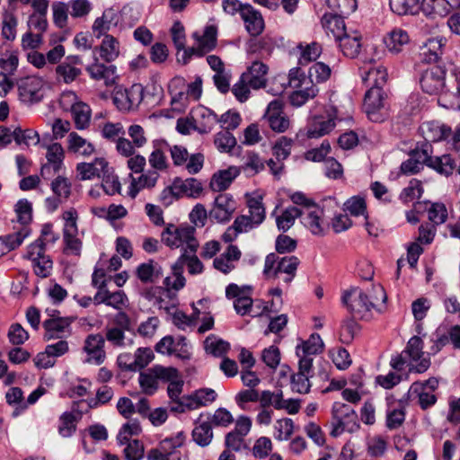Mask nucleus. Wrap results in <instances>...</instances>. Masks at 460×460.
Masks as SVG:
<instances>
[{"label": "nucleus", "instance_id": "ddd939ff", "mask_svg": "<svg viewBox=\"0 0 460 460\" xmlns=\"http://www.w3.org/2000/svg\"><path fill=\"white\" fill-rule=\"evenodd\" d=\"M236 208V201L231 194L220 193L215 198L208 216L217 223L226 224L231 220Z\"/></svg>", "mask_w": 460, "mask_h": 460}, {"label": "nucleus", "instance_id": "9d476101", "mask_svg": "<svg viewBox=\"0 0 460 460\" xmlns=\"http://www.w3.org/2000/svg\"><path fill=\"white\" fill-rule=\"evenodd\" d=\"M172 163L175 166H185L190 174H196L204 165V155L201 153L190 155L183 146L174 145L169 148Z\"/></svg>", "mask_w": 460, "mask_h": 460}, {"label": "nucleus", "instance_id": "8fccbe9b", "mask_svg": "<svg viewBox=\"0 0 460 460\" xmlns=\"http://www.w3.org/2000/svg\"><path fill=\"white\" fill-rule=\"evenodd\" d=\"M186 435L183 431H180L174 436L161 440L158 444V447L169 456L173 457L174 456H181V454L177 452L176 449L181 447L184 445Z\"/></svg>", "mask_w": 460, "mask_h": 460}, {"label": "nucleus", "instance_id": "20e7f679", "mask_svg": "<svg viewBox=\"0 0 460 460\" xmlns=\"http://www.w3.org/2000/svg\"><path fill=\"white\" fill-rule=\"evenodd\" d=\"M299 260L296 256L279 258L275 253H270L265 258L263 273L269 279H276L284 274L283 280L289 283L296 276Z\"/></svg>", "mask_w": 460, "mask_h": 460}, {"label": "nucleus", "instance_id": "39448f33", "mask_svg": "<svg viewBox=\"0 0 460 460\" xmlns=\"http://www.w3.org/2000/svg\"><path fill=\"white\" fill-rule=\"evenodd\" d=\"M358 428L355 411L348 404L335 402L332 410L330 435L337 438L345 431L353 432Z\"/></svg>", "mask_w": 460, "mask_h": 460}, {"label": "nucleus", "instance_id": "4d7b16f0", "mask_svg": "<svg viewBox=\"0 0 460 460\" xmlns=\"http://www.w3.org/2000/svg\"><path fill=\"white\" fill-rule=\"evenodd\" d=\"M99 130L101 135L106 140L115 142L116 146H118V141L123 137L124 128L120 122H104L99 125Z\"/></svg>", "mask_w": 460, "mask_h": 460}, {"label": "nucleus", "instance_id": "37998d69", "mask_svg": "<svg viewBox=\"0 0 460 460\" xmlns=\"http://www.w3.org/2000/svg\"><path fill=\"white\" fill-rule=\"evenodd\" d=\"M193 120L195 122V128L199 133L206 134L210 132L218 123V117L212 111L200 108L199 110V117Z\"/></svg>", "mask_w": 460, "mask_h": 460}, {"label": "nucleus", "instance_id": "ea45409f", "mask_svg": "<svg viewBox=\"0 0 460 460\" xmlns=\"http://www.w3.org/2000/svg\"><path fill=\"white\" fill-rule=\"evenodd\" d=\"M247 207L249 209V217L256 224L260 226L266 217V209L262 202V196L260 194H254L246 197Z\"/></svg>", "mask_w": 460, "mask_h": 460}, {"label": "nucleus", "instance_id": "412c9836", "mask_svg": "<svg viewBox=\"0 0 460 460\" xmlns=\"http://www.w3.org/2000/svg\"><path fill=\"white\" fill-rule=\"evenodd\" d=\"M420 132L427 142L432 143L447 140L452 135L451 128L438 120L423 122Z\"/></svg>", "mask_w": 460, "mask_h": 460}, {"label": "nucleus", "instance_id": "3c124183", "mask_svg": "<svg viewBox=\"0 0 460 460\" xmlns=\"http://www.w3.org/2000/svg\"><path fill=\"white\" fill-rule=\"evenodd\" d=\"M116 23L113 22V13L111 10L103 12L102 15L101 17H98L94 20L92 31L93 35L96 38H101L105 35H109L108 31L111 30L112 25H115Z\"/></svg>", "mask_w": 460, "mask_h": 460}, {"label": "nucleus", "instance_id": "4be33fe9", "mask_svg": "<svg viewBox=\"0 0 460 460\" xmlns=\"http://www.w3.org/2000/svg\"><path fill=\"white\" fill-rule=\"evenodd\" d=\"M241 257L242 252L238 246L229 244L223 253L214 259L213 266L217 270L226 275L236 268V263Z\"/></svg>", "mask_w": 460, "mask_h": 460}, {"label": "nucleus", "instance_id": "1a4fd4ad", "mask_svg": "<svg viewBox=\"0 0 460 460\" xmlns=\"http://www.w3.org/2000/svg\"><path fill=\"white\" fill-rule=\"evenodd\" d=\"M217 29L215 25L206 26L201 33L195 31L192 34L195 44L185 49V55L188 58H191L192 56L203 57L216 48L217 41Z\"/></svg>", "mask_w": 460, "mask_h": 460}, {"label": "nucleus", "instance_id": "5fc2aeb1", "mask_svg": "<svg viewBox=\"0 0 460 460\" xmlns=\"http://www.w3.org/2000/svg\"><path fill=\"white\" fill-rule=\"evenodd\" d=\"M390 8L398 15L416 14L420 10V0H390Z\"/></svg>", "mask_w": 460, "mask_h": 460}, {"label": "nucleus", "instance_id": "603ef678", "mask_svg": "<svg viewBox=\"0 0 460 460\" xmlns=\"http://www.w3.org/2000/svg\"><path fill=\"white\" fill-rule=\"evenodd\" d=\"M5 399L9 405L14 407L13 416H18L28 408L23 392L20 387H11L5 394Z\"/></svg>", "mask_w": 460, "mask_h": 460}, {"label": "nucleus", "instance_id": "bb28decb", "mask_svg": "<svg viewBox=\"0 0 460 460\" xmlns=\"http://www.w3.org/2000/svg\"><path fill=\"white\" fill-rule=\"evenodd\" d=\"M137 177L130 175V186L128 194L131 198H135L137 194L144 189H152L155 186L159 174L155 171H146L140 172Z\"/></svg>", "mask_w": 460, "mask_h": 460}, {"label": "nucleus", "instance_id": "f3484780", "mask_svg": "<svg viewBox=\"0 0 460 460\" xmlns=\"http://www.w3.org/2000/svg\"><path fill=\"white\" fill-rule=\"evenodd\" d=\"M144 96V88L141 84H133L130 88L115 93L113 102L120 111L133 110L141 103Z\"/></svg>", "mask_w": 460, "mask_h": 460}, {"label": "nucleus", "instance_id": "2f4dec72", "mask_svg": "<svg viewBox=\"0 0 460 460\" xmlns=\"http://www.w3.org/2000/svg\"><path fill=\"white\" fill-rule=\"evenodd\" d=\"M242 19L244 22L247 31L252 36L260 35L264 29V21L260 12L251 5L242 9Z\"/></svg>", "mask_w": 460, "mask_h": 460}, {"label": "nucleus", "instance_id": "b1692460", "mask_svg": "<svg viewBox=\"0 0 460 460\" xmlns=\"http://www.w3.org/2000/svg\"><path fill=\"white\" fill-rule=\"evenodd\" d=\"M301 217L303 218L304 225L312 232V234H323L325 228L323 209L317 204L310 207L308 209L301 210Z\"/></svg>", "mask_w": 460, "mask_h": 460}, {"label": "nucleus", "instance_id": "864d4df0", "mask_svg": "<svg viewBox=\"0 0 460 460\" xmlns=\"http://www.w3.org/2000/svg\"><path fill=\"white\" fill-rule=\"evenodd\" d=\"M301 217V210L294 206L288 207L276 217V224L279 230L284 232L290 229L296 218Z\"/></svg>", "mask_w": 460, "mask_h": 460}, {"label": "nucleus", "instance_id": "6ab92c4d", "mask_svg": "<svg viewBox=\"0 0 460 460\" xmlns=\"http://www.w3.org/2000/svg\"><path fill=\"white\" fill-rule=\"evenodd\" d=\"M85 70L93 80H102L106 86H112L118 79L116 66L102 63L95 55H93V62L89 64Z\"/></svg>", "mask_w": 460, "mask_h": 460}, {"label": "nucleus", "instance_id": "0eeeda50", "mask_svg": "<svg viewBox=\"0 0 460 460\" xmlns=\"http://www.w3.org/2000/svg\"><path fill=\"white\" fill-rule=\"evenodd\" d=\"M424 343L420 337H411L403 352L409 361V371L417 374L425 373L431 365L429 354H425Z\"/></svg>", "mask_w": 460, "mask_h": 460}, {"label": "nucleus", "instance_id": "aec40b11", "mask_svg": "<svg viewBox=\"0 0 460 460\" xmlns=\"http://www.w3.org/2000/svg\"><path fill=\"white\" fill-rule=\"evenodd\" d=\"M109 169V163L104 157H96L91 163L76 164V174L81 181H89L104 176Z\"/></svg>", "mask_w": 460, "mask_h": 460}, {"label": "nucleus", "instance_id": "a18cd8bd", "mask_svg": "<svg viewBox=\"0 0 460 460\" xmlns=\"http://www.w3.org/2000/svg\"><path fill=\"white\" fill-rule=\"evenodd\" d=\"M138 384L142 393L147 395L154 394L157 389L159 381L155 370V367H152L146 371H142L138 376Z\"/></svg>", "mask_w": 460, "mask_h": 460}, {"label": "nucleus", "instance_id": "6e6552de", "mask_svg": "<svg viewBox=\"0 0 460 460\" xmlns=\"http://www.w3.org/2000/svg\"><path fill=\"white\" fill-rule=\"evenodd\" d=\"M128 137H121L118 141L116 151L123 157L133 155L137 149H142L148 144L146 129L139 124H132L128 128Z\"/></svg>", "mask_w": 460, "mask_h": 460}, {"label": "nucleus", "instance_id": "49530a36", "mask_svg": "<svg viewBox=\"0 0 460 460\" xmlns=\"http://www.w3.org/2000/svg\"><path fill=\"white\" fill-rule=\"evenodd\" d=\"M420 7L427 16L433 18L445 17L450 13L446 0H423Z\"/></svg>", "mask_w": 460, "mask_h": 460}, {"label": "nucleus", "instance_id": "dca6fc26", "mask_svg": "<svg viewBox=\"0 0 460 460\" xmlns=\"http://www.w3.org/2000/svg\"><path fill=\"white\" fill-rule=\"evenodd\" d=\"M264 119L275 132H285L290 126L289 119L284 112V103L278 99L269 103Z\"/></svg>", "mask_w": 460, "mask_h": 460}, {"label": "nucleus", "instance_id": "f257e3e1", "mask_svg": "<svg viewBox=\"0 0 460 460\" xmlns=\"http://www.w3.org/2000/svg\"><path fill=\"white\" fill-rule=\"evenodd\" d=\"M342 303L354 319L368 320L372 310L382 311L387 299L385 288L379 285H371L366 289L354 287L345 290Z\"/></svg>", "mask_w": 460, "mask_h": 460}, {"label": "nucleus", "instance_id": "cd10ccee", "mask_svg": "<svg viewBox=\"0 0 460 460\" xmlns=\"http://www.w3.org/2000/svg\"><path fill=\"white\" fill-rule=\"evenodd\" d=\"M321 22L326 35L333 37L335 40L341 39L347 32L341 14L325 13L322 17Z\"/></svg>", "mask_w": 460, "mask_h": 460}, {"label": "nucleus", "instance_id": "de8ad7c7", "mask_svg": "<svg viewBox=\"0 0 460 460\" xmlns=\"http://www.w3.org/2000/svg\"><path fill=\"white\" fill-rule=\"evenodd\" d=\"M75 127L79 130L86 129L90 125L92 110L90 106L82 102L71 111Z\"/></svg>", "mask_w": 460, "mask_h": 460}, {"label": "nucleus", "instance_id": "f8f14e48", "mask_svg": "<svg viewBox=\"0 0 460 460\" xmlns=\"http://www.w3.org/2000/svg\"><path fill=\"white\" fill-rule=\"evenodd\" d=\"M364 109L369 119L382 121L385 116L386 101L380 87H370L364 98Z\"/></svg>", "mask_w": 460, "mask_h": 460}, {"label": "nucleus", "instance_id": "e433bc0d", "mask_svg": "<svg viewBox=\"0 0 460 460\" xmlns=\"http://www.w3.org/2000/svg\"><path fill=\"white\" fill-rule=\"evenodd\" d=\"M387 49L397 54L402 50V48L410 42V37L407 31L402 29H394L384 39Z\"/></svg>", "mask_w": 460, "mask_h": 460}, {"label": "nucleus", "instance_id": "f03ea898", "mask_svg": "<svg viewBox=\"0 0 460 460\" xmlns=\"http://www.w3.org/2000/svg\"><path fill=\"white\" fill-rule=\"evenodd\" d=\"M111 280V276L108 275L104 269H94L92 274V286L97 292L93 296V303L96 305H105L116 310H124L128 306V297L122 290H109L108 283Z\"/></svg>", "mask_w": 460, "mask_h": 460}, {"label": "nucleus", "instance_id": "13d9d810", "mask_svg": "<svg viewBox=\"0 0 460 460\" xmlns=\"http://www.w3.org/2000/svg\"><path fill=\"white\" fill-rule=\"evenodd\" d=\"M429 167L438 173L448 176L453 173L456 168L455 160L448 155L432 157L429 160Z\"/></svg>", "mask_w": 460, "mask_h": 460}, {"label": "nucleus", "instance_id": "052dcab7", "mask_svg": "<svg viewBox=\"0 0 460 460\" xmlns=\"http://www.w3.org/2000/svg\"><path fill=\"white\" fill-rule=\"evenodd\" d=\"M58 434L63 438L71 437L76 430V417L72 411H66L59 417Z\"/></svg>", "mask_w": 460, "mask_h": 460}, {"label": "nucleus", "instance_id": "774afa93", "mask_svg": "<svg viewBox=\"0 0 460 460\" xmlns=\"http://www.w3.org/2000/svg\"><path fill=\"white\" fill-rule=\"evenodd\" d=\"M142 429L137 420L128 421L120 428L117 435V441L121 446L126 445L130 441L131 437L139 435Z\"/></svg>", "mask_w": 460, "mask_h": 460}, {"label": "nucleus", "instance_id": "a19ab883", "mask_svg": "<svg viewBox=\"0 0 460 460\" xmlns=\"http://www.w3.org/2000/svg\"><path fill=\"white\" fill-rule=\"evenodd\" d=\"M30 232L28 226H22L20 230L13 234L0 237V252L4 254L19 247L30 234Z\"/></svg>", "mask_w": 460, "mask_h": 460}, {"label": "nucleus", "instance_id": "2eb2a0df", "mask_svg": "<svg viewBox=\"0 0 460 460\" xmlns=\"http://www.w3.org/2000/svg\"><path fill=\"white\" fill-rule=\"evenodd\" d=\"M445 70L438 66L427 68L421 75L420 84L422 91L430 95L441 93L445 86Z\"/></svg>", "mask_w": 460, "mask_h": 460}, {"label": "nucleus", "instance_id": "393cba45", "mask_svg": "<svg viewBox=\"0 0 460 460\" xmlns=\"http://www.w3.org/2000/svg\"><path fill=\"white\" fill-rule=\"evenodd\" d=\"M269 67L261 61H254L242 75L248 80L252 89L264 88L267 83Z\"/></svg>", "mask_w": 460, "mask_h": 460}, {"label": "nucleus", "instance_id": "09e8293b", "mask_svg": "<svg viewBox=\"0 0 460 460\" xmlns=\"http://www.w3.org/2000/svg\"><path fill=\"white\" fill-rule=\"evenodd\" d=\"M204 349L207 353L214 357H223L229 350L230 344L221 338L211 334L204 341Z\"/></svg>", "mask_w": 460, "mask_h": 460}, {"label": "nucleus", "instance_id": "4468645a", "mask_svg": "<svg viewBox=\"0 0 460 460\" xmlns=\"http://www.w3.org/2000/svg\"><path fill=\"white\" fill-rule=\"evenodd\" d=\"M81 64L82 59L79 56H67L63 62L55 67L56 80L58 83L71 84L82 75V70L78 67Z\"/></svg>", "mask_w": 460, "mask_h": 460}, {"label": "nucleus", "instance_id": "423d86ee", "mask_svg": "<svg viewBox=\"0 0 460 460\" xmlns=\"http://www.w3.org/2000/svg\"><path fill=\"white\" fill-rule=\"evenodd\" d=\"M438 378L432 376L424 381L413 382L409 389V394L412 400H416L417 404L423 411L433 407L438 401L436 394L438 389Z\"/></svg>", "mask_w": 460, "mask_h": 460}, {"label": "nucleus", "instance_id": "c85d7f7f", "mask_svg": "<svg viewBox=\"0 0 460 460\" xmlns=\"http://www.w3.org/2000/svg\"><path fill=\"white\" fill-rule=\"evenodd\" d=\"M239 175L237 167L231 166L215 172L210 180L209 187L213 191L222 192L227 190L234 180Z\"/></svg>", "mask_w": 460, "mask_h": 460}, {"label": "nucleus", "instance_id": "338daca9", "mask_svg": "<svg viewBox=\"0 0 460 460\" xmlns=\"http://www.w3.org/2000/svg\"><path fill=\"white\" fill-rule=\"evenodd\" d=\"M388 77V74L386 68L384 66H377L369 69L366 75L363 76V80L368 83L371 87H380L386 83Z\"/></svg>", "mask_w": 460, "mask_h": 460}, {"label": "nucleus", "instance_id": "f704fd0d", "mask_svg": "<svg viewBox=\"0 0 460 460\" xmlns=\"http://www.w3.org/2000/svg\"><path fill=\"white\" fill-rule=\"evenodd\" d=\"M167 143L164 139L155 140L153 142V151L148 156V163L154 169L153 171H166L169 167L168 160L164 151Z\"/></svg>", "mask_w": 460, "mask_h": 460}, {"label": "nucleus", "instance_id": "bf43d9fd", "mask_svg": "<svg viewBox=\"0 0 460 460\" xmlns=\"http://www.w3.org/2000/svg\"><path fill=\"white\" fill-rule=\"evenodd\" d=\"M318 93V88L314 84L309 86H303L295 91L289 97L290 103L293 106L300 107L308 100L314 98Z\"/></svg>", "mask_w": 460, "mask_h": 460}, {"label": "nucleus", "instance_id": "69168bd1", "mask_svg": "<svg viewBox=\"0 0 460 460\" xmlns=\"http://www.w3.org/2000/svg\"><path fill=\"white\" fill-rule=\"evenodd\" d=\"M388 447V439L383 436L376 435L370 438L367 443V454L372 457L383 456Z\"/></svg>", "mask_w": 460, "mask_h": 460}, {"label": "nucleus", "instance_id": "5701e85b", "mask_svg": "<svg viewBox=\"0 0 460 460\" xmlns=\"http://www.w3.org/2000/svg\"><path fill=\"white\" fill-rule=\"evenodd\" d=\"M43 81L37 76H27L18 85L19 94L24 102H36L42 98Z\"/></svg>", "mask_w": 460, "mask_h": 460}, {"label": "nucleus", "instance_id": "c9c22d12", "mask_svg": "<svg viewBox=\"0 0 460 460\" xmlns=\"http://www.w3.org/2000/svg\"><path fill=\"white\" fill-rule=\"evenodd\" d=\"M336 41L339 42V46L346 57L353 58L359 54L361 49V35L358 31H352L351 33L346 32Z\"/></svg>", "mask_w": 460, "mask_h": 460}, {"label": "nucleus", "instance_id": "c03bdc74", "mask_svg": "<svg viewBox=\"0 0 460 460\" xmlns=\"http://www.w3.org/2000/svg\"><path fill=\"white\" fill-rule=\"evenodd\" d=\"M323 349V342L318 333H313L308 340L303 341L296 348V356H314L321 353Z\"/></svg>", "mask_w": 460, "mask_h": 460}, {"label": "nucleus", "instance_id": "4c0bfd02", "mask_svg": "<svg viewBox=\"0 0 460 460\" xmlns=\"http://www.w3.org/2000/svg\"><path fill=\"white\" fill-rule=\"evenodd\" d=\"M138 279L143 283H154L163 275L162 267L153 260L141 263L136 270Z\"/></svg>", "mask_w": 460, "mask_h": 460}, {"label": "nucleus", "instance_id": "6e6d98bb", "mask_svg": "<svg viewBox=\"0 0 460 460\" xmlns=\"http://www.w3.org/2000/svg\"><path fill=\"white\" fill-rule=\"evenodd\" d=\"M19 66V50L8 49L0 58L1 72L14 75Z\"/></svg>", "mask_w": 460, "mask_h": 460}, {"label": "nucleus", "instance_id": "a878e982", "mask_svg": "<svg viewBox=\"0 0 460 460\" xmlns=\"http://www.w3.org/2000/svg\"><path fill=\"white\" fill-rule=\"evenodd\" d=\"M93 55L96 53L100 54V58L107 62L111 63L118 58L120 52V43L112 35H105L101 44L96 46L93 50Z\"/></svg>", "mask_w": 460, "mask_h": 460}, {"label": "nucleus", "instance_id": "72a5a7b5", "mask_svg": "<svg viewBox=\"0 0 460 460\" xmlns=\"http://www.w3.org/2000/svg\"><path fill=\"white\" fill-rule=\"evenodd\" d=\"M446 39L435 37L429 39L421 48V56L428 63L438 62L444 54Z\"/></svg>", "mask_w": 460, "mask_h": 460}, {"label": "nucleus", "instance_id": "7ed1b4c3", "mask_svg": "<svg viewBox=\"0 0 460 460\" xmlns=\"http://www.w3.org/2000/svg\"><path fill=\"white\" fill-rule=\"evenodd\" d=\"M161 242L170 249H181L183 252L195 253L199 246L196 229L189 225L167 224L161 233Z\"/></svg>", "mask_w": 460, "mask_h": 460}, {"label": "nucleus", "instance_id": "473e14b6", "mask_svg": "<svg viewBox=\"0 0 460 460\" xmlns=\"http://www.w3.org/2000/svg\"><path fill=\"white\" fill-rule=\"evenodd\" d=\"M67 150L82 156H90L96 151L94 145L76 132H70L67 137Z\"/></svg>", "mask_w": 460, "mask_h": 460}, {"label": "nucleus", "instance_id": "9b49d317", "mask_svg": "<svg viewBox=\"0 0 460 460\" xmlns=\"http://www.w3.org/2000/svg\"><path fill=\"white\" fill-rule=\"evenodd\" d=\"M324 115L312 117L306 126L305 133L307 138H320L331 133L336 126L337 110L331 107Z\"/></svg>", "mask_w": 460, "mask_h": 460}, {"label": "nucleus", "instance_id": "7c9ffc66", "mask_svg": "<svg viewBox=\"0 0 460 460\" xmlns=\"http://www.w3.org/2000/svg\"><path fill=\"white\" fill-rule=\"evenodd\" d=\"M50 318L45 320L43 327L46 330V337L48 340L53 338L59 333H63L68 330L72 323V319L60 316L58 311L53 310V314H49Z\"/></svg>", "mask_w": 460, "mask_h": 460}, {"label": "nucleus", "instance_id": "58836bf2", "mask_svg": "<svg viewBox=\"0 0 460 460\" xmlns=\"http://www.w3.org/2000/svg\"><path fill=\"white\" fill-rule=\"evenodd\" d=\"M18 19L14 8L4 9L2 13V36L13 41L16 38Z\"/></svg>", "mask_w": 460, "mask_h": 460}, {"label": "nucleus", "instance_id": "79ce46f5", "mask_svg": "<svg viewBox=\"0 0 460 460\" xmlns=\"http://www.w3.org/2000/svg\"><path fill=\"white\" fill-rule=\"evenodd\" d=\"M191 437L193 441L199 447H208L212 442L214 437L212 424L209 421L197 422L191 432Z\"/></svg>", "mask_w": 460, "mask_h": 460}, {"label": "nucleus", "instance_id": "a211bd4d", "mask_svg": "<svg viewBox=\"0 0 460 460\" xmlns=\"http://www.w3.org/2000/svg\"><path fill=\"white\" fill-rule=\"evenodd\" d=\"M105 339L101 333L89 334L84 343V351L87 354L86 361L94 365H101L106 358L104 350Z\"/></svg>", "mask_w": 460, "mask_h": 460}, {"label": "nucleus", "instance_id": "c756f323", "mask_svg": "<svg viewBox=\"0 0 460 460\" xmlns=\"http://www.w3.org/2000/svg\"><path fill=\"white\" fill-rule=\"evenodd\" d=\"M46 159L48 163L41 168L40 173L44 177L46 172L53 168L54 172H58L63 164L65 158V150L61 144L52 143L47 146Z\"/></svg>", "mask_w": 460, "mask_h": 460}, {"label": "nucleus", "instance_id": "0e129e2a", "mask_svg": "<svg viewBox=\"0 0 460 460\" xmlns=\"http://www.w3.org/2000/svg\"><path fill=\"white\" fill-rule=\"evenodd\" d=\"M297 48L301 50L298 63L302 66L316 60L322 53V46L317 42H312L305 47L299 44Z\"/></svg>", "mask_w": 460, "mask_h": 460}, {"label": "nucleus", "instance_id": "e2e57ef3", "mask_svg": "<svg viewBox=\"0 0 460 460\" xmlns=\"http://www.w3.org/2000/svg\"><path fill=\"white\" fill-rule=\"evenodd\" d=\"M183 267L179 262L172 266V273L164 279V284L168 290L178 291L185 286L186 279L182 275Z\"/></svg>", "mask_w": 460, "mask_h": 460}, {"label": "nucleus", "instance_id": "680f3d73", "mask_svg": "<svg viewBox=\"0 0 460 460\" xmlns=\"http://www.w3.org/2000/svg\"><path fill=\"white\" fill-rule=\"evenodd\" d=\"M174 187H179L185 195L191 198H199L203 192L202 183L195 178L176 180Z\"/></svg>", "mask_w": 460, "mask_h": 460}]
</instances>
